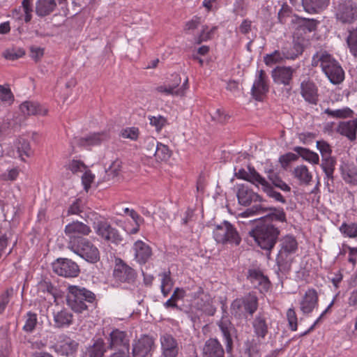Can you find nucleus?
<instances>
[{"instance_id":"nucleus-1","label":"nucleus","mask_w":357,"mask_h":357,"mask_svg":"<svg viewBox=\"0 0 357 357\" xmlns=\"http://www.w3.org/2000/svg\"><path fill=\"white\" fill-rule=\"evenodd\" d=\"M312 66H320L323 72L333 84L341 83L344 79V73L338 62L327 52H317L312 57Z\"/></svg>"},{"instance_id":"nucleus-2","label":"nucleus","mask_w":357,"mask_h":357,"mask_svg":"<svg viewBox=\"0 0 357 357\" xmlns=\"http://www.w3.org/2000/svg\"><path fill=\"white\" fill-rule=\"evenodd\" d=\"M248 171L246 172L244 169H240L238 172H235V176L238 178H241L245 181H249L257 187L259 185L261 186V190L266 195L273 199L275 201L285 204V198L278 191H275L272 186L266 181V179L261 176L255 169V167L248 166Z\"/></svg>"},{"instance_id":"nucleus-3","label":"nucleus","mask_w":357,"mask_h":357,"mask_svg":"<svg viewBox=\"0 0 357 357\" xmlns=\"http://www.w3.org/2000/svg\"><path fill=\"white\" fill-rule=\"evenodd\" d=\"M248 234L261 249L271 251L277 242L280 230L273 225L260 223L252 229Z\"/></svg>"},{"instance_id":"nucleus-4","label":"nucleus","mask_w":357,"mask_h":357,"mask_svg":"<svg viewBox=\"0 0 357 357\" xmlns=\"http://www.w3.org/2000/svg\"><path fill=\"white\" fill-rule=\"evenodd\" d=\"M68 248L87 262L95 264L100 260L98 248L88 238H73L68 241Z\"/></svg>"},{"instance_id":"nucleus-5","label":"nucleus","mask_w":357,"mask_h":357,"mask_svg":"<svg viewBox=\"0 0 357 357\" xmlns=\"http://www.w3.org/2000/svg\"><path fill=\"white\" fill-rule=\"evenodd\" d=\"M95 300V294L85 288L70 286L67 295L68 305L75 312L80 313L86 310V303H91Z\"/></svg>"},{"instance_id":"nucleus-6","label":"nucleus","mask_w":357,"mask_h":357,"mask_svg":"<svg viewBox=\"0 0 357 357\" xmlns=\"http://www.w3.org/2000/svg\"><path fill=\"white\" fill-rule=\"evenodd\" d=\"M258 308V298L253 293L235 299L231 305V314L237 318L252 317Z\"/></svg>"},{"instance_id":"nucleus-7","label":"nucleus","mask_w":357,"mask_h":357,"mask_svg":"<svg viewBox=\"0 0 357 357\" xmlns=\"http://www.w3.org/2000/svg\"><path fill=\"white\" fill-rule=\"evenodd\" d=\"M280 250L276 258V263L280 269H289L294 258L292 254L298 249V243L292 236H286L281 240Z\"/></svg>"},{"instance_id":"nucleus-8","label":"nucleus","mask_w":357,"mask_h":357,"mask_svg":"<svg viewBox=\"0 0 357 357\" xmlns=\"http://www.w3.org/2000/svg\"><path fill=\"white\" fill-rule=\"evenodd\" d=\"M213 237L218 243L222 244L230 243L238 245L241 241L236 228L227 220L215 226Z\"/></svg>"},{"instance_id":"nucleus-9","label":"nucleus","mask_w":357,"mask_h":357,"mask_svg":"<svg viewBox=\"0 0 357 357\" xmlns=\"http://www.w3.org/2000/svg\"><path fill=\"white\" fill-rule=\"evenodd\" d=\"M335 15L342 24H351L357 20V5L351 0L340 1L335 6Z\"/></svg>"},{"instance_id":"nucleus-10","label":"nucleus","mask_w":357,"mask_h":357,"mask_svg":"<svg viewBox=\"0 0 357 357\" xmlns=\"http://www.w3.org/2000/svg\"><path fill=\"white\" fill-rule=\"evenodd\" d=\"M267 213L264 216L261 217L259 219L264 220L265 222L268 221H279L282 222H286V214L282 208H266L262 206L261 204L253 206L252 208L247 209L243 213V215H248L250 214H263Z\"/></svg>"},{"instance_id":"nucleus-11","label":"nucleus","mask_w":357,"mask_h":357,"mask_svg":"<svg viewBox=\"0 0 357 357\" xmlns=\"http://www.w3.org/2000/svg\"><path fill=\"white\" fill-rule=\"evenodd\" d=\"M52 270L56 274L65 278H75L80 271L79 266L67 258L57 259L52 263Z\"/></svg>"},{"instance_id":"nucleus-12","label":"nucleus","mask_w":357,"mask_h":357,"mask_svg":"<svg viewBox=\"0 0 357 357\" xmlns=\"http://www.w3.org/2000/svg\"><path fill=\"white\" fill-rule=\"evenodd\" d=\"M181 82V78L178 75H174L173 84H167L158 86L155 88V91L160 93L172 96H183L188 89V78L186 77L183 85L178 88Z\"/></svg>"},{"instance_id":"nucleus-13","label":"nucleus","mask_w":357,"mask_h":357,"mask_svg":"<svg viewBox=\"0 0 357 357\" xmlns=\"http://www.w3.org/2000/svg\"><path fill=\"white\" fill-rule=\"evenodd\" d=\"M113 275L119 282L130 283L135 280L136 273L121 259H116Z\"/></svg>"},{"instance_id":"nucleus-14","label":"nucleus","mask_w":357,"mask_h":357,"mask_svg":"<svg viewBox=\"0 0 357 357\" xmlns=\"http://www.w3.org/2000/svg\"><path fill=\"white\" fill-rule=\"evenodd\" d=\"M94 228L96 234L107 241L118 244L122 241L118 231L105 221L98 222Z\"/></svg>"},{"instance_id":"nucleus-15","label":"nucleus","mask_w":357,"mask_h":357,"mask_svg":"<svg viewBox=\"0 0 357 357\" xmlns=\"http://www.w3.org/2000/svg\"><path fill=\"white\" fill-rule=\"evenodd\" d=\"M268 77L264 70L258 71V75L251 89L253 98L257 101H261L263 97L268 92Z\"/></svg>"},{"instance_id":"nucleus-16","label":"nucleus","mask_w":357,"mask_h":357,"mask_svg":"<svg viewBox=\"0 0 357 357\" xmlns=\"http://www.w3.org/2000/svg\"><path fill=\"white\" fill-rule=\"evenodd\" d=\"M109 135L106 132L91 133L84 137H75L72 141V145L88 147L96 146L109 139Z\"/></svg>"},{"instance_id":"nucleus-17","label":"nucleus","mask_w":357,"mask_h":357,"mask_svg":"<svg viewBox=\"0 0 357 357\" xmlns=\"http://www.w3.org/2000/svg\"><path fill=\"white\" fill-rule=\"evenodd\" d=\"M154 344L153 339L149 335H144L133 344V357H150Z\"/></svg>"},{"instance_id":"nucleus-18","label":"nucleus","mask_w":357,"mask_h":357,"mask_svg":"<svg viewBox=\"0 0 357 357\" xmlns=\"http://www.w3.org/2000/svg\"><path fill=\"white\" fill-rule=\"evenodd\" d=\"M61 340L53 347L54 351L62 356H72L77 351L79 343L67 335L60 337Z\"/></svg>"},{"instance_id":"nucleus-19","label":"nucleus","mask_w":357,"mask_h":357,"mask_svg":"<svg viewBox=\"0 0 357 357\" xmlns=\"http://www.w3.org/2000/svg\"><path fill=\"white\" fill-rule=\"evenodd\" d=\"M236 196L238 203L245 206L250 205L252 202H261L263 200L259 194L244 184L238 185Z\"/></svg>"},{"instance_id":"nucleus-20","label":"nucleus","mask_w":357,"mask_h":357,"mask_svg":"<svg viewBox=\"0 0 357 357\" xmlns=\"http://www.w3.org/2000/svg\"><path fill=\"white\" fill-rule=\"evenodd\" d=\"M160 344L164 357H176L179 347L177 340L170 334L165 333L160 337Z\"/></svg>"},{"instance_id":"nucleus-21","label":"nucleus","mask_w":357,"mask_h":357,"mask_svg":"<svg viewBox=\"0 0 357 357\" xmlns=\"http://www.w3.org/2000/svg\"><path fill=\"white\" fill-rule=\"evenodd\" d=\"M190 296L195 300L200 298V302L196 303L199 310L208 314H213L215 310L212 307L211 299L208 295L204 294L202 287L196 286L195 291L190 294Z\"/></svg>"},{"instance_id":"nucleus-22","label":"nucleus","mask_w":357,"mask_h":357,"mask_svg":"<svg viewBox=\"0 0 357 357\" xmlns=\"http://www.w3.org/2000/svg\"><path fill=\"white\" fill-rule=\"evenodd\" d=\"M295 70L289 66H278L272 71L273 82L276 84L288 86L290 84Z\"/></svg>"},{"instance_id":"nucleus-23","label":"nucleus","mask_w":357,"mask_h":357,"mask_svg":"<svg viewBox=\"0 0 357 357\" xmlns=\"http://www.w3.org/2000/svg\"><path fill=\"white\" fill-rule=\"evenodd\" d=\"M295 24L296 26L294 33V36H302L303 33L314 31L317 28L319 21L314 19L296 17Z\"/></svg>"},{"instance_id":"nucleus-24","label":"nucleus","mask_w":357,"mask_h":357,"mask_svg":"<svg viewBox=\"0 0 357 357\" xmlns=\"http://www.w3.org/2000/svg\"><path fill=\"white\" fill-rule=\"evenodd\" d=\"M91 231L90 227L78 221L73 222L65 227V233L68 236L69 241L73 238H84L79 235H89Z\"/></svg>"},{"instance_id":"nucleus-25","label":"nucleus","mask_w":357,"mask_h":357,"mask_svg":"<svg viewBox=\"0 0 357 357\" xmlns=\"http://www.w3.org/2000/svg\"><path fill=\"white\" fill-rule=\"evenodd\" d=\"M301 94L306 102L317 105L319 100L318 89L312 81H303L301 84Z\"/></svg>"},{"instance_id":"nucleus-26","label":"nucleus","mask_w":357,"mask_h":357,"mask_svg":"<svg viewBox=\"0 0 357 357\" xmlns=\"http://www.w3.org/2000/svg\"><path fill=\"white\" fill-rule=\"evenodd\" d=\"M318 304V294L314 289H309L306 291L300 302V309L303 314H309L312 312Z\"/></svg>"},{"instance_id":"nucleus-27","label":"nucleus","mask_w":357,"mask_h":357,"mask_svg":"<svg viewBox=\"0 0 357 357\" xmlns=\"http://www.w3.org/2000/svg\"><path fill=\"white\" fill-rule=\"evenodd\" d=\"M108 342V347L111 349L123 347L128 350L129 340L128 339L126 333L124 331H121L119 329L113 330L109 334Z\"/></svg>"},{"instance_id":"nucleus-28","label":"nucleus","mask_w":357,"mask_h":357,"mask_svg":"<svg viewBox=\"0 0 357 357\" xmlns=\"http://www.w3.org/2000/svg\"><path fill=\"white\" fill-rule=\"evenodd\" d=\"M203 355L204 357H224L225 351L217 339L210 338L204 345Z\"/></svg>"},{"instance_id":"nucleus-29","label":"nucleus","mask_w":357,"mask_h":357,"mask_svg":"<svg viewBox=\"0 0 357 357\" xmlns=\"http://www.w3.org/2000/svg\"><path fill=\"white\" fill-rule=\"evenodd\" d=\"M357 130V119L342 121L337 128V132L347 137L351 141L356 139Z\"/></svg>"},{"instance_id":"nucleus-30","label":"nucleus","mask_w":357,"mask_h":357,"mask_svg":"<svg viewBox=\"0 0 357 357\" xmlns=\"http://www.w3.org/2000/svg\"><path fill=\"white\" fill-rule=\"evenodd\" d=\"M252 327L255 336L258 338H265L268 333V326L264 314L259 313L253 319Z\"/></svg>"},{"instance_id":"nucleus-31","label":"nucleus","mask_w":357,"mask_h":357,"mask_svg":"<svg viewBox=\"0 0 357 357\" xmlns=\"http://www.w3.org/2000/svg\"><path fill=\"white\" fill-rule=\"evenodd\" d=\"M20 110L27 116L42 115L45 116L47 114V109L41 106L38 102L32 101H25L20 105Z\"/></svg>"},{"instance_id":"nucleus-32","label":"nucleus","mask_w":357,"mask_h":357,"mask_svg":"<svg viewBox=\"0 0 357 357\" xmlns=\"http://www.w3.org/2000/svg\"><path fill=\"white\" fill-rule=\"evenodd\" d=\"M134 249L135 259L139 264H145L152 255L151 248L141 241L135 242Z\"/></svg>"},{"instance_id":"nucleus-33","label":"nucleus","mask_w":357,"mask_h":357,"mask_svg":"<svg viewBox=\"0 0 357 357\" xmlns=\"http://www.w3.org/2000/svg\"><path fill=\"white\" fill-rule=\"evenodd\" d=\"M267 179L266 181L272 186L275 191H276L275 188L283 192H289L291 191L290 186L282 181L278 173L275 172L273 170L270 169L267 172Z\"/></svg>"},{"instance_id":"nucleus-34","label":"nucleus","mask_w":357,"mask_h":357,"mask_svg":"<svg viewBox=\"0 0 357 357\" xmlns=\"http://www.w3.org/2000/svg\"><path fill=\"white\" fill-rule=\"evenodd\" d=\"M343 181L349 186H357V167L345 165L340 167Z\"/></svg>"},{"instance_id":"nucleus-35","label":"nucleus","mask_w":357,"mask_h":357,"mask_svg":"<svg viewBox=\"0 0 357 357\" xmlns=\"http://www.w3.org/2000/svg\"><path fill=\"white\" fill-rule=\"evenodd\" d=\"M73 315L66 309L54 312V322L56 328H63L73 323Z\"/></svg>"},{"instance_id":"nucleus-36","label":"nucleus","mask_w":357,"mask_h":357,"mask_svg":"<svg viewBox=\"0 0 357 357\" xmlns=\"http://www.w3.org/2000/svg\"><path fill=\"white\" fill-rule=\"evenodd\" d=\"M330 0H302L304 10L309 13H317L324 10Z\"/></svg>"},{"instance_id":"nucleus-37","label":"nucleus","mask_w":357,"mask_h":357,"mask_svg":"<svg viewBox=\"0 0 357 357\" xmlns=\"http://www.w3.org/2000/svg\"><path fill=\"white\" fill-rule=\"evenodd\" d=\"M248 278L255 287L261 286L264 289H267L269 286V280L266 276H264L260 271L255 269L249 270Z\"/></svg>"},{"instance_id":"nucleus-38","label":"nucleus","mask_w":357,"mask_h":357,"mask_svg":"<svg viewBox=\"0 0 357 357\" xmlns=\"http://www.w3.org/2000/svg\"><path fill=\"white\" fill-rule=\"evenodd\" d=\"M106 351L105 344L102 338L94 340L93 344L87 348L86 357H103Z\"/></svg>"},{"instance_id":"nucleus-39","label":"nucleus","mask_w":357,"mask_h":357,"mask_svg":"<svg viewBox=\"0 0 357 357\" xmlns=\"http://www.w3.org/2000/svg\"><path fill=\"white\" fill-rule=\"evenodd\" d=\"M19 157L22 160L25 161V158H29L33 155L29 142L24 138L20 137L15 144Z\"/></svg>"},{"instance_id":"nucleus-40","label":"nucleus","mask_w":357,"mask_h":357,"mask_svg":"<svg viewBox=\"0 0 357 357\" xmlns=\"http://www.w3.org/2000/svg\"><path fill=\"white\" fill-rule=\"evenodd\" d=\"M336 160L333 157H328L322 159L321 167L327 178L326 184L329 185L330 181L333 183L334 181L333 173Z\"/></svg>"},{"instance_id":"nucleus-41","label":"nucleus","mask_w":357,"mask_h":357,"mask_svg":"<svg viewBox=\"0 0 357 357\" xmlns=\"http://www.w3.org/2000/svg\"><path fill=\"white\" fill-rule=\"evenodd\" d=\"M293 174L300 181V184L303 185H309L312 178V174L305 165H299L295 167Z\"/></svg>"},{"instance_id":"nucleus-42","label":"nucleus","mask_w":357,"mask_h":357,"mask_svg":"<svg viewBox=\"0 0 357 357\" xmlns=\"http://www.w3.org/2000/svg\"><path fill=\"white\" fill-rule=\"evenodd\" d=\"M56 5L54 0H38L36 3V12L39 16H46L54 10Z\"/></svg>"},{"instance_id":"nucleus-43","label":"nucleus","mask_w":357,"mask_h":357,"mask_svg":"<svg viewBox=\"0 0 357 357\" xmlns=\"http://www.w3.org/2000/svg\"><path fill=\"white\" fill-rule=\"evenodd\" d=\"M297 37V40H294L292 47L289 50H286V59H294L303 53L304 50L303 39H300V36Z\"/></svg>"},{"instance_id":"nucleus-44","label":"nucleus","mask_w":357,"mask_h":357,"mask_svg":"<svg viewBox=\"0 0 357 357\" xmlns=\"http://www.w3.org/2000/svg\"><path fill=\"white\" fill-rule=\"evenodd\" d=\"M294 151L296 152L304 160H307L313 164H318L319 162V157L317 153L311 151L310 150L303 148L301 146H296Z\"/></svg>"},{"instance_id":"nucleus-45","label":"nucleus","mask_w":357,"mask_h":357,"mask_svg":"<svg viewBox=\"0 0 357 357\" xmlns=\"http://www.w3.org/2000/svg\"><path fill=\"white\" fill-rule=\"evenodd\" d=\"M222 334L226 342V351L227 353H231L232 350L233 341L231 337L230 331L231 327L228 326V324L225 321H220L218 324Z\"/></svg>"},{"instance_id":"nucleus-46","label":"nucleus","mask_w":357,"mask_h":357,"mask_svg":"<svg viewBox=\"0 0 357 357\" xmlns=\"http://www.w3.org/2000/svg\"><path fill=\"white\" fill-rule=\"evenodd\" d=\"M286 48H283L282 52L275 51L271 54H267L264 56V62L267 66H272L274 63L282 61L283 59H286Z\"/></svg>"},{"instance_id":"nucleus-47","label":"nucleus","mask_w":357,"mask_h":357,"mask_svg":"<svg viewBox=\"0 0 357 357\" xmlns=\"http://www.w3.org/2000/svg\"><path fill=\"white\" fill-rule=\"evenodd\" d=\"M347 44L351 54L357 58V25L356 28L349 31L347 38Z\"/></svg>"},{"instance_id":"nucleus-48","label":"nucleus","mask_w":357,"mask_h":357,"mask_svg":"<svg viewBox=\"0 0 357 357\" xmlns=\"http://www.w3.org/2000/svg\"><path fill=\"white\" fill-rule=\"evenodd\" d=\"M13 96L10 89L0 85V110L12 103Z\"/></svg>"},{"instance_id":"nucleus-49","label":"nucleus","mask_w":357,"mask_h":357,"mask_svg":"<svg viewBox=\"0 0 357 357\" xmlns=\"http://www.w3.org/2000/svg\"><path fill=\"white\" fill-rule=\"evenodd\" d=\"M161 291L166 296L170 292L173 286V282L170 277V271L164 272L162 274Z\"/></svg>"},{"instance_id":"nucleus-50","label":"nucleus","mask_w":357,"mask_h":357,"mask_svg":"<svg viewBox=\"0 0 357 357\" xmlns=\"http://www.w3.org/2000/svg\"><path fill=\"white\" fill-rule=\"evenodd\" d=\"M156 149L157 152L153 153V155L155 156L157 159L166 160L170 158L171 151L169 149L167 146L158 142Z\"/></svg>"},{"instance_id":"nucleus-51","label":"nucleus","mask_w":357,"mask_h":357,"mask_svg":"<svg viewBox=\"0 0 357 357\" xmlns=\"http://www.w3.org/2000/svg\"><path fill=\"white\" fill-rule=\"evenodd\" d=\"M149 120L150 124L155 128L157 132H160L167 123V119L161 115L150 116Z\"/></svg>"},{"instance_id":"nucleus-52","label":"nucleus","mask_w":357,"mask_h":357,"mask_svg":"<svg viewBox=\"0 0 357 357\" xmlns=\"http://www.w3.org/2000/svg\"><path fill=\"white\" fill-rule=\"evenodd\" d=\"M342 234L349 238L357 237V224L356 223H343L340 227Z\"/></svg>"},{"instance_id":"nucleus-53","label":"nucleus","mask_w":357,"mask_h":357,"mask_svg":"<svg viewBox=\"0 0 357 357\" xmlns=\"http://www.w3.org/2000/svg\"><path fill=\"white\" fill-rule=\"evenodd\" d=\"M25 54V51L22 48H11L6 50L3 55L8 60H16Z\"/></svg>"},{"instance_id":"nucleus-54","label":"nucleus","mask_w":357,"mask_h":357,"mask_svg":"<svg viewBox=\"0 0 357 357\" xmlns=\"http://www.w3.org/2000/svg\"><path fill=\"white\" fill-rule=\"evenodd\" d=\"M158 142L154 137H148L144 141V147L146 150V154L148 157H151L153 153L157 152Z\"/></svg>"},{"instance_id":"nucleus-55","label":"nucleus","mask_w":357,"mask_h":357,"mask_svg":"<svg viewBox=\"0 0 357 357\" xmlns=\"http://www.w3.org/2000/svg\"><path fill=\"white\" fill-rule=\"evenodd\" d=\"M26 317L27 319L23 329L26 332H32L37 324V315L35 313L29 312Z\"/></svg>"},{"instance_id":"nucleus-56","label":"nucleus","mask_w":357,"mask_h":357,"mask_svg":"<svg viewBox=\"0 0 357 357\" xmlns=\"http://www.w3.org/2000/svg\"><path fill=\"white\" fill-rule=\"evenodd\" d=\"M139 135V131L137 128L131 127L123 129L121 131V136L125 139H130L133 141H136Z\"/></svg>"},{"instance_id":"nucleus-57","label":"nucleus","mask_w":357,"mask_h":357,"mask_svg":"<svg viewBox=\"0 0 357 357\" xmlns=\"http://www.w3.org/2000/svg\"><path fill=\"white\" fill-rule=\"evenodd\" d=\"M121 169V162L119 160L114 161L106 170L108 176L115 178L119 176Z\"/></svg>"},{"instance_id":"nucleus-58","label":"nucleus","mask_w":357,"mask_h":357,"mask_svg":"<svg viewBox=\"0 0 357 357\" xmlns=\"http://www.w3.org/2000/svg\"><path fill=\"white\" fill-rule=\"evenodd\" d=\"M287 317L289 323V328L291 331H295L297 330V316L294 308H289L287 312Z\"/></svg>"},{"instance_id":"nucleus-59","label":"nucleus","mask_w":357,"mask_h":357,"mask_svg":"<svg viewBox=\"0 0 357 357\" xmlns=\"http://www.w3.org/2000/svg\"><path fill=\"white\" fill-rule=\"evenodd\" d=\"M13 292V289L10 288L7 289L4 293L1 295V301H0V314H2L8 303H9L10 298L12 296Z\"/></svg>"},{"instance_id":"nucleus-60","label":"nucleus","mask_w":357,"mask_h":357,"mask_svg":"<svg viewBox=\"0 0 357 357\" xmlns=\"http://www.w3.org/2000/svg\"><path fill=\"white\" fill-rule=\"evenodd\" d=\"M317 147L320 151L323 158L331 157V149L330 145L325 141H317Z\"/></svg>"},{"instance_id":"nucleus-61","label":"nucleus","mask_w":357,"mask_h":357,"mask_svg":"<svg viewBox=\"0 0 357 357\" xmlns=\"http://www.w3.org/2000/svg\"><path fill=\"white\" fill-rule=\"evenodd\" d=\"M86 165L80 160H73L68 165V169L73 173L82 172L86 170Z\"/></svg>"},{"instance_id":"nucleus-62","label":"nucleus","mask_w":357,"mask_h":357,"mask_svg":"<svg viewBox=\"0 0 357 357\" xmlns=\"http://www.w3.org/2000/svg\"><path fill=\"white\" fill-rule=\"evenodd\" d=\"M94 175L91 174L90 171H85L82 176V182L84 185V188L86 191H88L91 187V183L93 181Z\"/></svg>"},{"instance_id":"nucleus-63","label":"nucleus","mask_w":357,"mask_h":357,"mask_svg":"<svg viewBox=\"0 0 357 357\" xmlns=\"http://www.w3.org/2000/svg\"><path fill=\"white\" fill-rule=\"evenodd\" d=\"M326 113L328 115L333 116V117H337V118H344L347 116H349L350 114L351 113V111L350 109H337V110H331L329 109H327L326 110Z\"/></svg>"},{"instance_id":"nucleus-64","label":"nucleus","mask_w":357,"mask_h":357,"mask_svg":"<svg viewBox=\"0 0 357 357\" xmlns=\"http://www.w3.org/2000/svg\"><path fill=\"white\" fill-rule=\"evenodd\" d=\"M82 212V201L77 199L69 207L68 210V215H78Z\"/></svg>"}]
</instances>
